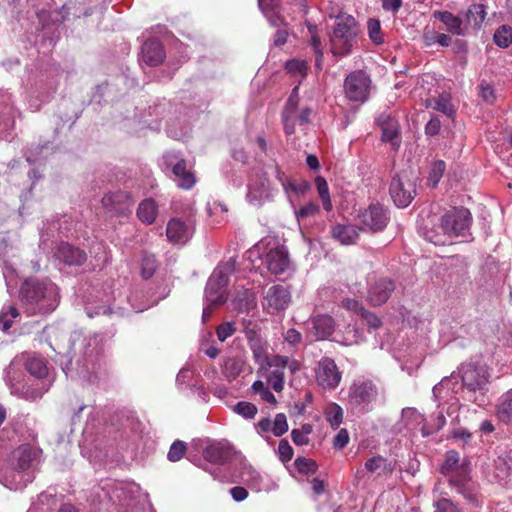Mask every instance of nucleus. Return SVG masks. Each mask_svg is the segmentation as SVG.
Masks as SVG:
<instances>
[{"label": "nucleus", "mask_w": 512, "mask_h": 512, "mask_svg": "<svg viewBox=\"0 0 512 512\" xmlns=\"http://www.w3.org/2000/svg\"><path fill=\"white\" fill-rule=\"evenodd\" d=\"M20 300L30 315L51 313L59 303L58 288L49 281L28 279L21 286Z\"/></svg>", "instance_id": "obj_1"}, {"label": "nucleus", "mask_w": 512, "mask_h": 512, "mask_svg": "<svg viewBox=\"0 0 512 512\" xmlns=\"http://www.w3.org/2000/svg\"><path fill=\"white\" fill-rule=\"evenodd\" d=\"M463 387L468 394L467 399L478 406L487 402L484 390L489 382V373L484 366L472 363L462 365L460 368Z\"/></svg>", "instance_id": "obj_2"}, {"label": "nucleus", "mask_w": 512, "mask_h": 512, "mask_svg": "<svg viewBox=\"0 0 512 512\" xmlns=\"http://www.w3.org/2000/svg\"><path fill=\"white\" fill-rule=\"evenodd\" d=\"M359 29L356 20L350 15L339 16L330 36L331 52L335 56L348 55L356 41Z\"/></svg>", "instance_id": "obj_3"}, {"label": "nucleus", "mask_w": 512, "mask_h": 512, "mask_svg": "<svg viewBox=\"0 0 512 512\" xmlns=\"http://www.w3.org/2000/svg\"><path fill=\"white\" fill-rule=\"evenodd\" d=\"M236 269V259L229 258L226 262L219 264L209 277L206 284L205 295L207 302L213 305H220L227 299L226 287L229 283V276Z\"/></svg>", "instance_id": "obj_4"}, {"label": "nucleus", "mask_w": 512, "mask_h": 512, "mask_svg": "<svg viewBox=\"0 0 512 512\" xmlns=\"http://www.w3.org/2000/svg\"><path fill=\"white\" fill-rule=\"evenodd\" d=\"M299 87L295 86L282 111V122L286 135H292L296 126L305 127L310 121L311 109L299 108Z\"/></svg>", "instance_id": "obj_5"}, {"label": "nucleus", "mask_w": 512, "mask_h": 512, "mask_svg": "<svg viewBox=\"0 0 512 512\" xmlns=\"http://www.w3.org/2000/svg\"><path fill=\"white\" fill-rule=\"evenodd\" d=\"M472 222L471 213L466 208H454L440 219V229L447 237H466L469 235Z\"/></svg>", "instance_id": "obj_6"}, {"label": "nucleus", "mask_w": 512, "mask_h": 512, "mask_svg": "<svg viewBox=\"0 0 512 512\" xmlns=\"http://www.w3.org/2000/svg\"><path fill=\"white\" fill-rule=\"evenodd\" d=\"M21 373L17 369V361H13L5 371V380L10 387L11 394L26 400L34 401L41 398L47 392L49 385L42 383L39 387H33L20 381Z\"/></svg>", "instance_id": "obj_7"}, {"label": "nucleus", "mask_w": 512, "mask_h": 512, "mask_svg": "<svg viewBox=\"0 0 512 512\" xmlns=\"http://www.w3.org/2000/svg\"><path fill=\"white\" fill-rule=\"evenodd\" d=\"M389 193L397 207H407L416 196V177L407 171L395 175L391 180Z\"/></svg>", "instance_id": "obj_8"}, {"label": "nucleus", "mask_w": 512, "mask_h": 512, "mask_svg": "<svg viewBox=\"0 0 512 512\" xmlns=\"http://www.w3.org/2000/svg\"><path fill=\"white\" fill-rule=\"evenodd\" d=\"M359 229L377 233L385 229L390 217L388 210L379 203H372L358 213Z\"/></svg>", "instance_id": "obj_9"}, {"label": "nucleus", "mask_w": 512, "mask_h": 512, "mask_svg": "<svg viewBox=\"0 0 512 512\" xmlns=\"http://www.w3.org/2000/svg\"><path fill=\"white\" fill-rule=\"evenodd\" d=\"M371 80L363 71L350 73L344 81L345 97L352 102L364 103L369 98Z\"/></svg>", "instance_id": "obj_10"}, {"label": "nucleus", "mask_w": 512, "mask_h": 512, "mask_svg": "<svg viewBox=\"0 0 512 512\" xmlns=\"http://www.w3.org/2000/svg\"><path fill=\"white\" fill-rule=\"evenodd\" d=\"M379 390L371 380H358L352 383L348 391V402L352 407L367 408L378 398Z\"/></svg>", "instance_id": "obj_11"}, {"label": "nucleus", "mask_w": 512, "mask_h": 512, "mask_svg": "<svg viewBox=\"0 0 512 512\" xmlns=\"http://www.w3.org/2000/svg\"><path fill=\"white\" fill-rule=\"evenodd\" d=\"M342 378L335 361L329 357H323L315 367V379L323 389L334 390L338 387Z\"/></svg>", "instance_id": "obj_12"}, {"label": "nucleus", "mask_w": 512, "mask_h": 512, "mask_svg": "<svg viewBox=\"0 0 512 512\" xmlns=\"http://www.w3.org/2000/svg\"><path fill=\"white\" fill-rule=\"evenodd\" d=\"M263 264L273 275L285 274L291 266L289 253L285 246L276 244L263 257Z\"/></svg>", "instance_id": "obj_13"}, {"label": "nucleus", "mask_w": 512, "mask_h": 512, "mask_svg": "<svg viewBox=\"0 0 512 512\" xmlns=\"http://www.w3.org/2000/svg\"><path fill=\"white\" fill-rule=\"evenodd\" d=\"M288 365V357L281 355H271L269 361L264 367L267 368L266 378L273 390L277 393L284 389L285 369Z\"/></svg>", "instance_id": "obj_14"}, {"label": "nucleus", "mask_w": 512, "mask_h": 512, "mask_svg": "<svg viewBox=\"0 0 512 512\" xmlns=\"http://www.w3.org/2000/svg\"><path fill=\"white\" fill-rule=\"evenodd\" d=\"M135 203V199L130 192L115 191L105 194L102 198L103 207L115 214L127 215L131 213V209Z\"/></svg>", "instance_id": "obj_15"}, {"label": "nucleus", "mask_w": 512, "mask_h": 512, "mask_svg": "<svg viewBox=\"0 0 512 512\" xmlns=\"http://www.w3.org/2000/svg\"><path fill=\"white\" fill-rule=\"evenodd\" d=\"M291 302V293L283 285H274L270 287L263 301V307L269 313H277L285 310Z\"/></svg>", "instance_id": "obj_16"}, {"label": "nucleus", "mask_w": 512, "mask_h": 512, "mask_svg": "<svg viewBox=\"0 0 512 512\" xmlns=\"http://www.w3.org/2000/svg\"><path fill=\"white\" fill-rule=\"evenodd\" d=\"M459 454L454 450L446 452L444 463L441 466V473L449 477V482L455 485L459 492L464 485L466 475L464 469L459 466Z\"/></svg>", "instance_id": "obj_17"}, {"label": "nucleus", "mask_w": 512, "mask_h": 512, "mask_svg": "<svg viewBox=\"0 0 512 512\" xmlns=\"http://www.w3.org/2000/svg\"><path fill=\"white\" fill-rule=\"evenodd\" d=\"M269 197V184L265 174H256L248 184L247 200L251 205L261 206Z\"/></svg>", "instance_id": "obj_18"}, {"label": "nucleus", "mask_w": 512, "mask_h": 512, "mask_svg": "<svg viewBox=\"0 0 512 512\" xmlns=\"http://www.w3.org/2000/svg\"><path fill=\"white\" fill-rule=\"evenodd\" d=\"M377 124L382 131V141L389 142L393 149H398L401 143L399 135V124L395 118L388 113H381L377 118Z\"/></svg>", "instance_id": "obj_19"}, {"label": "nucleus", "mask_w": 512, "mask_h": 512, "mask_svg": "<svg viewBox=\"0 0 512 512\" xmlns=\"http://www.w3.org/2000/svg\"><path fill=\"white\" fill-rule=\"evenodd\" d=\"M193 234V227L181 218H172L167 223L166 236L174 244H185Z\"/></svg>", "instance_id": "obj_20"}, {"label": "nucleus", "mask_w": 512, "mask_h": 512, "mask_svg": "<svg viewBox=\"0 0 512 512\" xmlns=\"http://www.w3.org/2000/svg\"><path fill=\"white\" fill-rule=\"evenodd\" d=\"M54 256L62 263L69 266H80L87 259L86 253L83 250L69 243L59 244L55 249Z\"/></svg>", "instance_id": "obj_21"}, {"label": "nucleus", "mask_w": 512, "mask_h": 512, "mask_svg": "<svg viewBox=\"0 0 512 512\" xmlns=\"http://www.w3.org/2000/svg\"><path fill=\"white\" fill-rule=\"evenodd\" d=\"M203 457L213 464H224L232 457V447L225 441H215L205 447Z\"/></svg>", "instance_id": "obj_22"}, {"label": "nucleus", "mask_w": 512, "mask_h": 512, "mask_svg": "<svg viewBox=\"0 0 512 512\" xmlns=\"http://www.w3.org/2000/svg\"><path fill=\"white\" fill-rule=\"evenodd\" d=\"M487 16L486 5L483 3L471 4L465 13V26L467 34L470 32H478Z\"/></svg>", "instance_id": "obj_23"}, {"label": "nucleus", "mask_w": 512, "mask_h": 512, "mask_svg": "<svg viewBox=\"0 0 512 512\" xmlns=\"http://www.w3.org/2000/svg\"><path fill=\"white\" fill-rule=\"evenodd\" d=\"M395 289L394 283L386 278L379 279L370 288L368 294L369 302L374 306L384 304Z\"/></svg>", "instance_id": "obj_24"}, {"label": "nucleus", "mask_w": 512, "mask_h": 512, "mask_svg": "<svg viewBox=\"0 0 512 512\" xmlns=\"http://www.w3.org/2000/svg\"><path fill=\"white\" fill-rule=\"evenodd\" d=\"M433 17L441 21L448 32L457 36L467 35L464 21L449 11H434Z\"/></svg>", "instance_id": "obj_25"}, {"label": "nucleus", "mask_w": 512, "mask_h": 512, "mask_svg": "<svg viewBox=\"0 0 512 512\" xmlns=\"http://www.w3.org/2000/svg\"><path fill=\"white\" fill-rule=\"evenodd\" d=\"M165 52L161 43L155 40L146 41L142 46V59L149 66H157L163 62Z\"/></svg>", "instance_id": "obj_26"}, {"label": "nucleus", "mask_w": 512, "mask_h": 512, "mask_svg": "<svg viewBox=\"0 0 512 512\" xmlns=\"http://www.w3.org/2000/svg\"><path fill=\"white\" fill-rule=\"evenodd\" d=\"M94 0H68L61 8L64 18L73 16L80 18L82 16H89L92 14V5Z\"/></svg>", "instance_id": "obj_27"}, {"label": "nucleus", "mask_w": 512, "mask_h": 512, "mask_svg": "<svg viewBox=\"0 0 512 512\" xmlns=\"http://www.w3.org/2000/svg\"><path fill=\"white\" fill-rule=\"evenodd\" d=\"M495 416L506 424H512V388L503 393L495 405Z\"/></svg>", "instance_id": "obj_28"}, {"label": "nucleus", "mask_w": 512, "mask_h": 512, "mask_svg": "<svg viewBox=\"0 0 512 512\" xmlns=\"http://www.w3.org/2000/svg\"><path fill=\"white\" fill-rule=\"evenodd\" d=\"M172 172L179 188L188 190L194 186L196 182L195 175L187 169L184 159L179 160L173 166Z\"/></svg>", "instance_id": "obj_29"}, {"label": "nucleus", "mask_w": 512, "mask_h": 512, "mask_svg": "<svg viewBox=\"0 0 512 512\" xmlns=\"http://www.w3.org/2000/svg\"><path fill=\"white\" fill-rule=\"evenodd\" d=\"M312 325L317 340L328 338L335 328L334 320L327 314L317 315L312 318Z\"/></svg>", "instance_id": "obj_30"}, {"label": "nucleus", "mask_w": 512, "mask_h": 512, "mask_svg": "<svg viewBox=\"0 0 512 512\" xmlns=\"http://www.w3.org/2000/svg\"><path fill=\"white\" fill-rule=\"evenodd\" d=\"M158 215V205L152 198L142 200L137 208L138 219L146 225L154 223Z\"/></svg>", "instance_id": "obj_31"}, {"label": "nucleus", "mask_w": 512, "mask_h": 512, "mask_svg": "<svg viewBox=\"0 0 512 512\" xmlns=\"http://www.w3.org/2000/svg\"><path fill=\"white\" fill-rule=\"evenodd\" d=\"M23 361L26 370L38 379L44 378L48 373L45 360L36 355H23Z\"/></svg>", "instance_id": "obj_32"}, {"label": "nucleus", "mask_w": 512, "mask_h": 512, "mask_svg": "<svg viewBox=\"0 0 512 512\" xmlns=\"http://www.w3.org/2000/svg\"><path fill=\"white\" fill-rule=\"evenodd\" d=\"M331 234L341 244L350 245L356 242L358 232L353 225L336 224L332 227Z\"/></svg>", "instance_id": "obj_33"}, {"label": "nucleus", "mask_w": 512, "mask_h": 512, "mask_svg": "<svg viewBox=\"0 0 512 512\" xmlns=\"http://www.w3.org/2000/svg\"><path fill=\"white\" fill-rule=\"evenodd\" d=\"M35 457L36 453L32 448L28 446L19 447L13 453V458L16 460L15 469L22 472L26 471L32 466Z\"/></svg>", "instance_id": "obj_34"}, {"label": "nucleus", "mask_w": 512, "mask_h": 512, "mask_svg": "<svg viewBox=\"0 0 512 512\" xmlns=\"http://www.w3.org/2000/svg\"><path fill=\"white\" fill-rule=\"evenodd\" d=\"M428 106L449 117L455 113L454 106L451 102V97L446 93L440 94L437 98L430 100Z\"/></svg>", "instance_id": "obj_35"}, {"label": "nucleus", "mask_w": 512, "mask_h": 512, "mask_svg": "<svg viewBox=\"0 0 512 512\" xmlns=\"http://www.w3.org/2000/svg\"><path fill=\"white\" fill-rule=\"evenodd\" d=\"M242 371L243 361L239 358H228L222 367V373L228 381L236 379Z\"/></svg>", "instance_id": "obj_36"}, {"label": "nucleus", "mask_w": 512, "mask_h": 512, "mask_svg": "<svg viewBox=\"0 0 512 512\" xmlns=\"http://www.w3.org/2000/svg\"><path fill=\"white\" fill-rule=\"evenodd\" d=\"M325 418L336 429L343 421V409L336 403H330L324 410Z\"/></svg>", "instance_id": "obj_37"}, {"label": "nucleus", "mask_w": 512, "mask_h": 512, "mask_svg": "<svg viewBox=\"0 0 512 512\" xmlns=\"http://www.w3.org/2000/svg\"><path fill=\"white\" fill-rule=\"evenodd\" d=\"M308 33L310 36V44L313 47L314 53L316 54V62L317 65H320V62L323 58L321 39L318 34L317 25L312 23H307Z\"/></svg>", "instance_id": "obj_38"}, {"label": "nucleus", "mask_w": 512, "mask_h": 512, "mask_svg": "<svg viewBox=\"0 0 512 512\" xmlns=\"http://www.w3.org/2000/svg\"><path fill=\"white\" fill-rule=\"evenodd\" d=\"M493 40L500 48H507L512 43V28L508 25L500 26L494 33Z\"/></svg>", "instance_id": "obj_39"}, {"label": "nucleus", "mask_w": 512, "mask_h": 512, "mask_svg": "<svg viewBox=\"0 0 512 512\" xmlns=\"http://www.w3.org/2000/svg\"><path fill=\"white\" fill-rule=\"evenodd\" d=\"M446 169V164L442 160H436L431 164L429 174L427 177L428 185L435 187L443 176Z\"/></svg>", "instance_id": "obj_40"}, {"label": "nucleus", "mask_w": 512, "mask_h": 512, "mask_svg": "<svg viewBox=\"0 0 512 512\" xmlns=\"http://www.w3.org/2000/svg\"><path fill=\"white\" fill-rule=\"evenodd\" d=\"M315 184H316V187L318 190L319 197L322 201L323 208L326 211H330L332 209V203H331L329 188H328V184H327L326 180L323 177L318 176L315 179Z\"/></svg>", "instance_id": "obj_41"}, {"label": "nucleus", "mask_w": 512, "mask_h": 512, "mask_svg": "<svg viewBox=\"0 0 512 512\" xmlns=\"http://www.w3.org/2000/svg\"><path fill=\"white\" fill-rule=\"evenodd\" d=\"M285 68L287 72L293 76L304 78L307 74L308 66L305 60L292 59L286 62Z\"/></svg>", "instance_id": "obj_42"}, {"label": "nucleus", "mask_w": 512, "mask_h": 512, "mask_svg": "<svg viewBox=\"0 0 512 512\" xmlns=\"http://www.w3.org/2000/svg\"><path fill=\"white\" fill-rule=\"evenodd\" d=\"M252 390L254 393L259 394L260 398L270 404L275 405L277 400L273 393L266 387L265 383L261 380H257L252 384Z\"/></svg>", "instance_id": "obj_43"}, {"label": "nucleus", "mask_w": 512, "mask_h": 512, "mask_svg": "<svg viewBox=\"0 0 512 512\" xmlns=\"http://www.w3.org/2000/svg\"><path fill=\"white\" fill-rule=\"evenodd\" d=\"M157 268V261L153 255H143L141 260V276L144 279L151 278Z\"/></svg>", "instance_id": "obj_44"}, {"label": "nucleus", "mask_w": 512, "mask_h": 512, "mask_svg": "<svg viewBox=\"0 0 512 512\" xmlns=\"http://www.w3.org/2000/svg\"><path fill=\"white\" fill-rule=\"evenodd\" d=\"M250 347H251V350L253 352V356L256 360V362L262 367L264 368V366L266 365V363L269 361V358L271 356H269L266 352V349L263 345V343L261 342V340L259 341H254L252 343H250Z\"/></svg>", "instance_id": "obj_45"}, {"label": "nucleus", "mask_w": 512, "mask_h": 512, "mask_svg": "<svg viewBox=\"0 0 512 512\" xmlns=\"http://www.w3.org/2000/svg\"><path fill=\"white\" fill-rule=\"evenodd\" d=\"M233 411L246 419H253L256 416L258 409L256 405L251 402L240 401L234 406Z\"/></svg>", "instance_id": "obj_46"}, {"label": "nucleus", "mask_w": 512, "mask_h": 512, "mask_svg": "<svg viewBox=\"0 0 512 512\" xmlns=\"http://www.w3.org/2000/svg\"><path fill=\"white\" fill-rule=\"evenodd\" d=\"M367 29L369 37L374 44L380 45L384 42L379 20L369 19L367 22Z\"/></svg>", "instance_id": "obj_47"}, {"label": "nucleus", "mask_w": 512, "mask_h": 512, "mask_svg": "<svg viewBox=\"0 0 512 512\" xmlns=\"http://www.w3.org/2000/svg\"><path fill=\"white\" fill-rule=\"evenodd\" d=\"M19 316L18 309L14 306L4 307L0 313V323L3 330L6 331L12 326V319Z\"/></svg>", "instance_id": "obj_48"}, {"label": "nucleus", "mask_w": 512, "mask_h": 512, "mask_svg": "<svg viewBox=\"0 0 512 512\" xmlns=\"http://www.w3.org/2000/svg\"><path fill=\"white\" fill-rule=\"evenodd\" d=\"M272 433L276 437H280L288 431L287 417L284 413L276 414L272 422Z\"/></svg>", "instance_id": "obj_49"}, {"label": "nucleus", "mask_w": 512, "mask_h": 512, "mask_svg": "<svg viewBox=\"0 0 512 512\" xmlns=\"http://www.w3.org/2000/svg\"><path fill=\"white\" fill-rule=\"evenodd\" d=\"M279 179L281 180L282 186L286 193L294 192L295 194L300 195L304 194L309 188L308 183L305 181L301 183H295L290 179L283 180L281 177Z\"/></svg>", "instance_id": "obj_50"}, {"label": "nucleus", "mask_w": 512, "mask_h": 512, "mask_svg": "<svg viewBox=\"0 0 512 512\" xmlns=\"http://www.w3.org/2000/svg\"><path fill=\"white\" fill-rule=\"evenodd\" d=\"M479 96L487 103L493 104L496 100V93L493 86L485 80H482L478 86Z\"/></svg>", "instance_id": "obj_51"}, {"label": "nucleus", "mask_w": 512, "mask_h": 512, "mask_svg": "<svg viewBox=\"0 0 512 512\" xmlns=\"http://www.w3.org/2000/svg\"><path fill=\"white\" fill-rule=\"evenodd\" d=\"M386 459L381 456H376L368 459L365 462L364 469L370 473H378L381 474V471L385 469Z\"/></svg>", "instance_id": "obj_52"}, {"label": "nucleus", "mask_w": 512, "mask_h": 512, "mask_svg": "<svg viewBox=\"0 0 512 512\" xmlns=\"http://www.w3.org/2000/svg\"><path fill=\"white\" fill-rule=\"evenodd\" d=\"M186 452V445L184 442L177 440L173 442L168 452V459L172 462L179 461Z\"/></svg>", "instance_id": "obj_53"}, {"label": "nucleus", "mask_w": 512, "mask_h": 512, "mask_svg": "<svg viewBox=\"0 0 512 512\" xmlns=\"http://www.w3.org/2000/svg\"><path fill=\"white\" fill-rule=\"evenodd\" d=\"M295 466L300 473L309 474L316 470V463L311 459L299 457L295 460Z\"/></svg>", "instance_id": "obj_54"}, {"label": "nucleus", "mask_w": 512, "mask_h": 512, "mask_svg": "<svg viewBox=\"0 0 512 512\" xmlns=\"http://www.w3.org/2000/svg\"><path fill=\"white\" fill-rule=\"evenodd\" d=\"M278 455L282 462H289L293 457V448L286 439H282L278 445Z\"/></svg>", "instance_id": "obj_55"}, {"label": "nucleus", "mask_w": 512, "mask_h": 512, "mask_svg": "<svg viewBox=\"0 0 512 512\" xmlns=\"http://www.w3.org/2000/svg\"><path fill=\"white\" fill-rule=\"evenodd\" d=\"M319 212V207L314 202H308L304 206H302L297 212V218H306L309 216H313Z\"/></svg>", "instance_id": "obj_56"}, {"label": "nucleus", "mask_w": 512, "mask_h": 512, "mask_svg": "<svg viewBox=\"0 0 512 512\" xmlns=\"http://www.w3.org/2000/svg\"><path fill=\"white\" fill-rule=\"evenodd\" d=\"M360 316L366 322V324L372 329H378L382 324L380 318L377 315L367 311L366 309L363 310Z\"/></svg>", "instance_id": "obj_57"}, {"label": "nucleus", "mask_w": 512, "mask_h": 512, "mask_svg": "<svg viewBox=\"0 0 512 512\" xmlns=\"http://www.w3.org/2000/svg\"><path fill=\"white\" fill-rule=\"evenodd\" d=\"M436 512H460L458 507L449 499L442 498L435 504Z\"/></svg>", "instance_id": "obj_58"}, {"label": "nucleus", "mask_w": 512, "mask_h": 512, "mask_svg": "<svg viewBox=\"0 0 512 512\" xmlns=\"http://www.w3.org/2000/svg\"><path fill=\"white\" fill-rule=\"evenodd\" d=\"M235 332V328L232 323L226 322L218 326L216 333L220 341H225Z\"/></svg>", "instance_id": "obj_59"}, {"label": "nucleus", "mask_w": 512, "mask_h": 512, "mask_svg": "<svg viewBox=\"0 0 512 512\" xmlns=\"http://www.w3.org/2000/svg\"><path fill=\"white\" fill-rule=\"evenodd\" d=\"M349 442V434L346 429H341L334 437L333 446L335 449H343Z\"/></svg>", "instance_id": "obj_60"}, {"label": "nucleus", "mask_w": 512, "mask_h": 512, "mask_svg": "<svg viewBox=\"0 0 512 512\" xmlns=\"http://www.w3.org/2000/svg\"><path fill=\"white\" fill-rule=\"evenodd\" d=\"M342 306L345 309H347L349 311H352V312H355L356 314H359V315L365 309L358 300L352 299V298H345V299H343L342 300Z\"/></svg>", "instance_id": "obj_61"}, {"label": "nucleus", "mask_w": 512, "mask_h": 512, "mask_svg": "<svg viewBox=\"0 0 512 512\" xmlns=\"http://www.w3.org/2000/svg\"><path fill=\"white\" fill-rule=\"evenodd\" d=\"M265 16L267 17L270 24L274 27H281L282 25H285L284 18L279 14L277 9H273L272 11H263Z\"/></svg>", "instance_id": "obj_62"}, {"label": "nucleus", "mask_w": 512, "mask_h": 512, "mask_svg": "<svg viewBox=\"0 0 512 512\" xmlns=\"http://www.w3.org/2000/svg\"><path fill=\"white\" fill-rule=\"evenodd\" d=\"M284 339L289 344L296 345L302 341V336L296 329L291 328L285 333Z\"/></svg>", "instance_id": "obj_63"}, {"label": "nucleus", "mask_w": 512, "mask_h": 512, "mask_svg": "<svg viewBox=\"0 0 512 512\" xmlns=\"http://www.w3.org/2000/svg\"><path fill=\"white\" fill-rule=\"evenodd\" d=\"M230 494L232 498L237 502L243 501L248 497V491L241 486L231 488Z\"/></svg>", "instance_id": "obj_64"}]
</instances>
